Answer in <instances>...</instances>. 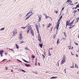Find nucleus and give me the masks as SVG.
I'll use <instances>...</instances> for the list:
<instances>
[{"label": "nucleus", "mask_w": 79, "mask_h": 79, "mask_svg": "<svg viewBox=\"0 0 79 79\" xmlns=\"http://www.w3.org/2000/svg\"><path fill=\"white\" fill-rule=\"evenodd\" d=\"M66 61V60L64 59H63L61 61V64H64V63Z\"/></svg>", "instance_id": "423d86ee"}, {"label": "nucleus", "mask_w": 79, "mask_h": 79, "mask_svg": "<svg viewBox=\"0 0 79 79\" xmlns=\"http://www.w3.org/2000/svg\"><path fill=\"white\" fill-rule=\"evenodd\" d=\"M78 6H79V4H78L76 6V7L75 8L73 7L72 8V10H73V9H76L77 7H78Z\"/></svg>", "instance_id": "dca6fc26"}, {"label": "nucleus", "mask_w": 79, "mask_h": 79, "mask_svg": "<svg viewBox=\"0 0 79 79\" xmlns=\"http://www.w3.org/2000/svg\"><path fill=\"white\" fill-rule=\"evenodd\" d=\"M23 34V31H21L20 33H19V36H22V35Z\"/></svg>", "instance_id": "f8f14e48"}, {"label": "nucleus", "mask_w": 79, "mask_h": 79, "mask_svg": "<svg viewBox=\"0 0 79 79\" xmlns=\"http://www.w3.org/2000/svg\"><path fill=\"white\" fill-rule=\"evenodd\" d=\"M52 29H53V28H51V31H52Z\"/></svg>", "instance_id": "338daca9"}, {"label": "nucleus", "mask_w": 79, "mask_h": 79, "mask_svg": "<svg viewBox=\"0 0 79 79\" xmlns=\"http://www.w3.org/2000/svg\"><path fill=\"white\" fill-rule=\"evenodd\" d=\"M35 27L37 30H39V27H38V25H37L36 24L35 25Z\"/></svg>", "instance_id": "6e6552de"}, {"label": "nucleus", "mask_w": 79, "mask_h": 79, "mask_svg": "<svg viewBox=\"0 0 79 79\" xmlns=\"http://www.w3.org/2000/svg\"><path fill=\"white\" fill-rule=\"evenodd\" d=\"M32 16V14H31V15L29 16V17H27V19H29V18L30 17V16Z\"/></svg>", "instance_id": "473e14b6"}, {"label": "nucleus", "mask_w": 79, "mask_h": 79, "mask_svg": "<svg viewBox=\"0 0 79 79\" xmlns=\"http://www.w3.org/2000/svg\"><path fill=\"white\" fill-rule=\"evenodd\" d=\"M74 11L75 12H77V10H74Z\"/></svg>", "instance_id": "13d9d810"}, {"label": "nucleus", "mask_w": 79, "mask_h": 79, "mask_svg": "<svg viewBox=\"0 0 79 79\" xmlns=\"http://www.w3.org/2000/svg\"><path fill=\"white\" fill-rule=\"evenodd\" d=\"M21 69V71H23V72H24V73H25V72H26V71H25V70H24L23 69Z\"/></svg>", "instance_id": "72a5a7b5"}, {"label": "nucleus", "mask_w": 79, "mask_h": 79, "mask_svg": "<svg viewBox=\"0 0 79 79\" xmlns=\"http://www.w3.org/2000/svg\"><path fill=\"white\" fill-rule=\"evenodd\" d=\"M8 55V53H5V55Z\"/></svg>", "instance_id": "8fccbe9b"}, {"label": "nucleus", "mask_w": 79, "mask_h": 79, "mask_svg": "<svg viewBox=\"0 0 79 79\" xmlns=\"http://www.w3.org/2000/svg\"><path fill=\"white\" fill-rule=\"evenodd\" d=\"M27 27V26H26V27H21V28H23V29H24L25 28H26V27Z\"/></svg>", "instance_id": "b1692460"}, {"label": "nucleus", "mask_w": 79, "mask_h": 79, "mask_svg": "<svg viewBox=\"0 0 79 79\" xmlns=\"http://www.w3.org/2000/svg\"><path fill=\"white\" fill-rule=\"evenodd\" d=\"M71 0H68L67 1L66 3H67V2H68V3H69V2H71Z\"/></svg>", "instance_id": "a878e982"}, {"label": "nucleus", "mask_w": 79, "mask_h": 79, "mask_svg": "<svg viewBox=\"0 0 79 79\" xmlns=\"http://www.w3.org/2000/svg\"><path fill=\"white\" fill-rule=\"evenodd\" d=\"M70 49H71V48H69V50H70Z\"/></svg>", "instance_id": "69168bd1"}, {"label": "nucleus", "mask_w": 79, "mask_h": 79, "mask_svg": "<svg viewBox=\"0 0 79 79\" xmlns=\"http://www.w3.org/2000/svg\"><path fill=\"white\" fill-rule=\"evenodd\" d=\"M17 60L18 61H19V62H22L20 60H18V59H17Z\"/></svg>", "instance_id": "c03bdc74"}, {"label": "nucleus", "mask_w": 79, "mask_h": 79, "mask_svg": "<svg viewBox=\"0 0 79 79\" xmlns=\"http://www.w3.org/2000/svg\"><path fill=\"white\" fill-rule=\"evenodd\" d=\"M44 16H45L46 17V19H47V18H49V16H48L47 15H45V14H44Z\"/></svg>", "instance_id": "aec40b11"}, {"label": "nucleus", "mask_w": 79, "mask_h": 79, "mask_svg": "<svg viewBox=\"0 0 79 79\" xmlns=\"http://www.w3.org/2000/svg\"><path fill=\"white\" fill-rule=\"evenodd\" d=\"M29 15V14L28 13L27 14V15H26V16H27V15Z\"/></svg>", "instance_id": "774afa93"}, {"label": "nucleus", "mask_w": 79, "mask_h": 79, "mask_svg": "<svg viewBox=\"0 0 79 79\" xmlns=\"http://www.w3.org/2000/svg\"><path fill=\"white\" fill-rule=\"evenodd\" d=\"M32 58H35V56L32 55Z\"/></svg>", "instance_id": "e433bc0d"}, {"label": "nucleus", "mask_w": 79, "mask_h": 79, "mask_svg": "<svg viewBox=\"0 0 79 79\" xmlns=\"http://www.w3.org/2000/svg\"><path fill=\"white\" fill-rule=\"evenodd\" d=\"M6 59H3L2 61V62H3V61H5V60H6Z\"/></svg>", "instance_id": "de8ad7c7"}, {"label": "nucleus", "mask_w": 79, "mask_h": 79, "mask_svg": "<svg viewBox=\"0 0 79 79\" xmlns=\"http://www.w3.org/2000/svg\"><path fill=\"white\" fill-rule=\"evenodd\" d=\"M64 7H63L61 11H63V10H64Z\"/></svg>", "instance_id": "ea45409f"}, {"label": "nucleus", "mask_w": 79, "mask_h": 79, "mask_svg": "<svg viewBox=\"0 0 79 79\" xmlns=\"http://www.w3.org/2000/svg\"><path fill=\"white\" fill-rule=\"evenodd\" d=\"M25 50H28V48H27V47L25 48Z\"/></svg>", "instance_id": "f704fd0d"}, {"label": "nucleus", "mask_w": 79, "mask_h": 79, "mask_svg": "<svg viewBox=\"0 0 79 79\" xmlns=\"http://www.w3.org/2000/svg\"><path fill=\"white\" fill-rule=\"evenodd\" d=\"M76 12H75L74 10V11H73V13H74V14H75V13H76Z\"/></svg>", "instance_id": "603ef678"}, {"label": "nucleus", "mask_w": 79, "mask_h": 79, "mask_svg": "<svg viewBox=\"0 0 79 79\" xmlns=\"http://www.w3.org/2000/svg\"><path fill=\"white\" fill-rule=\"evenodd\" d=\"M32 13V12H29L28 13V14H29L30 13Z\"/></svg>", "instance_id": "6e6d98bb"}, {"label": "nucleus", "mask_w": 79, "mask_h": 79, "mask_svg": "<svg viewBox=\"0 0 79 79\" xmlns=\"http://www.w3.org/2000/svg\"><path fill=\"white\" fill-rule=\"evenodd\" d=\"M23 61H24V62H25V63H30L29 62H28L24 59H23Z\"/></svg>", "instance_id": "2eb2a0df"}, {"label": "nucleus", "mask_w": 79, "mask_h": 79, "mask_svg": "<svg viewBox=\"0 0 79 79\" xmlns=\"http://www.w3.org/2000/svg\"><path fill=\"white\" fill-rule=\"evenodd\" d=\"M5 29V28H3L0 29V31H3Z\"/></svg>", "instance_id": "cd10ccee"}, {"label": "nucleus", "mask_w": 79, "mask_h": 79, "mask_svg": "<svg viewBox=\"0 0 79 79\" xmlns=\"http://www.w3.org/2000/svg\"><path fill=\"white\" fill-rule=\"evenodd\" d=\"M13 36H15V35H16V34H18V32L17 31V30L16 28H15L14 30L13 31Z\"/></svg>", "instance_id": "f257e3e1"}, {"label": "nucleus", "mask_w": 79, "mask_h": 79, "mask_svg": "<svg viewBox=\"0 0 79 79\" xmlns=\"http://www.w3.org/2000/svg\"><path fill=\"white\" fill-rule=\"evenodd\" d=\"M35 66H37V61H35Z\"/></svg>", "instance_id": "c9c22d12"}, {"label": "nucleus", "mask_w": 79, "mask_h": 79, "mask_svg": "<svg viewBox=\"0 0 79 79\" xmlns=\"http://www.w3.org/2000/svg\"><path fill=\"white\" fill-rule=\"evenodd\" d=\"M62 39H63V40H66V39L64 38H63Z\"/></svg>", "instance_id": "0e129e2a"}, {"label": "nucleus", "mask_w": 79, "mask_h": 79, "mask_svg": "<svg viewBox=\"0 0 79 79\" xmlns=\"http://www.w3.org/2000/svg\"><path fill=\"white\" fill-rule=\"evenodd\" d=\"M75 68H79L77 66V65H76V64H75Z\"/></svg>", "instance_id": "393cba45"}, {"label": "nucleus", "mask_w": 79, "mask_h": 79, "mask_svg": "<svg viewBox=\"0 0 79 79\" xmlns=\"http://www.w3.org/2000/svg\"><path fill=\"white\" fill-rule=\"evenodd\" d=\"M19 38L20 40H22V39H23V36H19Z\"/></svg>", "instance_id": "4468645a"}, {"label": "nucleus", "mask_w": 79, "mask_h": 79, "mask_svg": "<svg viewBox=\"0 0 79 79\" xmlns=\"http://www.w3.org/2000/svg\"><path fill=\"white\" fill-rule=\"evenodd\" d=\"M38 65H39V66H40V63H39V62L38 63Z\"/></svg>", "instance_id": "052dcab7"}, {"label": "nucleus", "mask_w": 79, "mask_h": 79, "mask_svg": "<svg viewBox=\"0 0 79 79\" xmlns=\"http://www.w3.org/2000/svg\"><path fill=\"white\" fill-rule=\"evenodd\" d=\"M60 23V19H59L57 22V24L56 25V29H57V31L58 30V27H59V25H60V23Z\"/></svg>", "instance_id": "7ed1b4c3"}, {"label": "nucleus", "mask_w": 79, "mask_h": 79, "mask_svg": "<svg viewBox=\"0 0 79 79\" xmlns=\"http://www.w3.org/2000/svg\"><path fill=\"white\" fill-rule=\"evenodd\" d=\"M42 15H40V16H39V19H38V23H39L40 22V21H41V18H42Z\"/></svg>", "instance_id": "20e7f679"}, {"label": "nucleus", "mask_w": 79, "mask_h": 79, "mask_svg": "<svg viewBox=\"0 0 79 79\" xmlns=\"http://www.w3.org/2000/svg\"><path fill=\"white\" fill-rule=\"evenodd\" d=\"M77 19V20L76 23H78V20H79V18H77V19Z\"/></svg>", "instance_id": "5701e85b"}, {"label": "nucleus", "mask_w": 79, "mask_h": 79, "mask_svg": "<svg viewBox=\"0 0 79 79\" xmlns=\"http://www.w3.org/2000/svg\"><path fill=\"white\" fill-rule=\"evenodd\" d=\"M64 72H65V73H66V69H64Z\"/></svg>", "instance_id": "680f3d73"}, {"label": "nucleus", "mask_w": 79, "mask_h": 79, "mask_svg": "<svg viewBox=\"0 0 79 79\" xmlns=\"http://www.w3.org/2000/svg\"><path fill=\"white\" fill-rule=\"evenodd\" d=\"M69 26H70L71 27H72V28L74 26H75V25H73V24H70V25H69Z\"/></svg>", "instance_id": "9b49d317"}, {"label": "nucleus", "mask_w": 79, "mask_h": 79, "mask_svg": "<svg viewBox=\"0 0 79 79\" xmlns=\"http://www.w3.org/2000/svg\"><path fill=\"white\" fill-rule=\"evenodd\" d=\"M5 68H6V70H7L8 69V68H7V67H6Z\"/></svg>", "instance_id": "5fc2aeb1"}, {"label": "nucleus", "mask_w": 79, "mask_h": 79, "mask_svg": "<svg viewBox=\"0 0 79 79\" xmlns=\"http://www.w3.org/2000/svg\"><path fill=\"white\" fill-rule=\"evenodd\" d=\"M76 56L77 57H78V55L77 54H76Z\"/></svg>", "instance_id": "e2e57ef3"}, {"label": "nucleus", "mask_w": 79, "mask_h": 79, "mask_svg": "<svg viewBox=\"0 0 79 79\" xmlns=\"http://www.w3.org/2000/svg\"><path fill=\"white\" fill-rule=\"evenodd\" d=\"M57 44H59V38L58 39V40L57 41Z\"/></svg>", "instance_id": "bb28decb"}, {"label": "nucleus", "mask_w": 79, "mask_h": 79, "mask_svg": "<svg viewBox=\"0 0 79 79\" xmlns=\"http://www.w3.org/2000/svg\"><path fill=\"white\" fill-rule=\"evenodd\" d=\"M34 73L35 74H37V73H38V72H34Z\"/></svg>", "instance_id": "a19ab883"}, {"label": "nucleus", "mask_w": 79, "mask_h": 79, "mask_svg": "<svg viewBox=\"0 0 79 79\" xmlns=\"http://www.w3.org/2000/svg\"><path fill=\"white\" fill-rule=\"evenodd\" d=\"M31 34L33 36H34V31H33V30H32V29L31 30Z\"/></svg>", "instance_id": "0eeeda50"}, {"label": "nucleus", "mask_w": 79, "mask_h": 79, "mask_svg": "<svg viewBox=\"0 0 79 79\" xmlns=\"http://www.w3.org/2000/svg\"><path fill=\"white\" fill-rule=\"evenodd\" d=\"M70 22V20H67L66 21V27H67V26H68V24H69V23Z\"/></svg>", "instance_id": "39448f33"}, {"label": "nucleus", "mask_w": 79, "mask_h": 79, "mask_svg": "<svg viewBox=\"0 0 79 79\" xmlns=\"http://www.w3.org/2000/svg\"><path fill=\"white\" fill-rule=\"evenodd\" d=\"M27 34H28L29 33V29L28 31H27Z\"/></svg>", "instance_id": "37998d69"}, {"label": "nucleus", "mask_w": 79, "mask_h": 79, "mask_svg": "<svg viewBox=\"0 0 79 79\" xmlns=\"http://www.w3.org/2000/svg\"><path fill=\"white\" fill-rule=\"evenodd\" d=\"M15 45H16V48H17V49H19V46H18V44H16Z\"/></svg>", "instance_id": "a211bd4d"}, {"label": "nucleus", "mask_w": 79, "mask_h": 79, "mask_svg": "<svg viewBox=\"0 0 79 79\" xmlns=\"http://www.w3.org/2000/svg\"><path fill=\"white\" fill-rule=\"evenodd\" d=\"M3 50H1L0 51V54H3Z\"/></svg>", "instance_id": "f3484780"}, {"label": "nucleus", "mask_w": 79, "mask_h": 79, "mask_svg": "<svg viewBox=\"0 0 79 79\" xmlns=\"http://www.w3.org/2000/svg\"><path fill=\"white\" fill-rule=\"evenodd\" d=\"M39 45L40 46V47H41V48H42V46H43V45L42 44H40Z\"/></svg>", "instance_id": "412c9836"}, {"label": "nucleus", "mask_w": 79, "mask_h": 79, "mask_svg": "<svg viewBox=\"0 0 79 79\" xmlns=\"http://www.w3.org/2000/svg\"><path fill=\"white\" fill-rule=\"evenodd\" d=\"M48 56H52V55H51V54H50V51L49 49L48 51Z\"/></svg>", "instance_id": "1a4fd4ad"}, {"label": "nucleus", "mask_w": 79, "mask_h": 79, "mask_svg": "<svg viewBox=\"0 0 79 79\" xmlns=\"http://www.w3.org/2000/svg\"><path fill=\"white\" fill-rule=\"evenodd\" d=\"M56 77H52L51 79H56Z\"/></svg>", "instance_id": "7c9ffc66"}, {"label": "nucleus", "mask_w": 79, "mask_h": 79, "mask_svg": "<svg viewBox=\"0 0 79 79\" xmlns=\"http://www.w3.org/2000/svg\"><path fill=\"white\" fill-rule=\"evenodd\" d=\"M61 18H62V15L60 17V19H61Z\"/></svg>", "instance_id": "3c124183"}, {"label": "nucleus", "mask_w": 79, "mask_h": 79, "mask_svg": "<svg viewBox=\"0 0 79 79\" xmlns=\"http://www.w3.org/2000/svg\"><path fill=\"white\" fill-rule=\"evenodd\" d=\"M38 40L40 41V43H41V41L42 40V39L41 38V36H40V34H38Z\"/></svg>", "instance_id": "f03ea898"}, {"label": "nucleus", "mask_w": 79, "mask_h": 79, "mask_svg": "<svg viewBox=\"0 0 79 79\" xmlns=\"http://www.w3.org/2000/svg\"><path fill=\"white\" fill-rule=\"evenodd\" d=\"M23 43H24V41H21V42H20V44H23Z\"/></svg>", "instance_id": "2f4dec72"}, {"label": "nucleus", "mask_w": 79, "mask_h": 79, "mask_svg": "<svg viewBox=\"0 0 79 79\" xmlns=\"http://www.w3.org/2000/svg\"><path fill=\"white\" fill-rule=\"evenodd\" d=\"M55 13H56V14H57L58 13V11H57L55 10Z\"/></svg>", "instance_id": "79ce46f5"}, {"label": "nucleus", "mask_w": 79, "mask_h": 79, "mask_svg": "<svg viewBox=\"0 0 79 79\" xmlns=\"http://www.w3.org/2000/svg\"><path fill=\"white\" fill-rule=\"evenodd\" d=\"M76 12H75L74 10V11H73V13H74V14H75V13H76Z\"/></svg>", "instance_id": "864d4df0"}, {"label": "nucleus", "mask_w": 79, "mask_h": 79, "mask_svg": "<svg viewBox=\"0 0 79 79\" xmlns=\"http://www.w3.org/2000/svg\"><path fill=\"white\" fill-rule=\"evenodd\" d=\"M70 68H74V64H73V66H71Z\"/></svg>", "instance_id": "4c0bfd02"}, {"label": "nucleus", "mask_w": 79, "mask_h": 79, "mask_svg": "<svg viewBox=\"0 0 79 79\" xmlns=\"http://www.w3.org/2000/svg\"><path fill=\"white\" fill-rule=\"evenodd\" d=\"M37 33H38V34H39V30H37Z\"/></svg>", "instance_id": "09e8293b"}, {"label": "nucleus", "mask_w": 79, "mask_h": 79, "mask_svg": "<svg viewBox=\"0 0 79 79\" xmlns=\"http://www.w3.org/2000/svg\"><path fill=\"white\" fill-rule=\"evenodd\" d=\"M74 20H73L72 22L69 23V25H71V24H73V23H74Z\"/></svg>", "instance_id": "ddd939ff"}, {"label": "nucleus", "mask_w": 79, "mask_h": 79, "mask_svg": "<svg viewBox=\"0 0 79 79\" xmlns=\"http://www.w3.org/2000/svg\"><path fill=\"white\" fill-rule=\"evenodd\" d=\"M42 56H43V58H45V56H44V55L43 54H42Z\"/></svg>", "instance_id": "49530a36"}, {"label": "nucleus", "mask_w": 79, "mask_h": 79, "mask_svg": "<svg viewBox=\"0 0 79 79\" xmlns=\"http://www.w3.org/2000/svg\"><path fill=\"white\" fill-rule=\"evenodd\" d=\"M52 25V23H49V24H48V26H47V28H48V27H50V26Z\"/></svg>", "instance_id": "9d476101"}, {"label": "nucleus", "mask_w": 79, "mask_h": 79, "mask_svg": "<svg viewBox=\"0 0 79 79\" xmlns=\"http://www.w3.org/2000/svg\"><path fill=\"white\" fill-rule=\"evenodd\" d=\"M64 34V35H65V37H66V32H63Z\"/></svg>", "instance_id": "c85d7f7f"}, {"label": "nucleus", "mask_w": 79, "mask_h": 79, "mask_svg": "<svg viewBox=\"0 0 79 79\" xmlns=\"http://www.w3.org/2000/svg\"><path fill=\"white\" fill-rule=\"evenodd\" d=\"M24 65H25V66H27V67H28V66H30V64H28V65H27V64H26Z\"/></svg>", "instance_id": "6ab92c4d"}, {"label": "nucleus", "mask_w": 79, "mask_h": 79, "mask_svg": "<svg viewBox=\"0 0 79 79\" xmlns=\"http://www.w3.org/2000/svg\"><path fill=\"white\" fill-rule=\"evenodd\" d=\"M72 2V1H70V2H69L70 5H74V4H71Z\"/></svg>", "instance_id": "4be33fe9"}, {"label": "nucleus", "mask_w": 79, "mask_h": 79, "mask_svg": "<svg viewBox=\"0 0 79 79\" xmlns=\"http://www.w3.org/2000/svg\"><path fill=\"white\" fill-rule=\"evenodd\" d=\"M74 43L75 44H76V45H77V46H78V44L76 43V42H74Z\"/></svg>", "instance_id": "c756f323"}, {"label": "nucleus", "mask_w": 79, "mask_h": 79, "mask_svg": "<svg viewBox=\"0 0 79 79\" xmlns=\"http://www.w3.org/2000/svg\"><path fill=\"white\" fill-rule=\"evenodd\" d=\"M69 29H71V28H72L70 26V27H69Z\"/></svg>", "instance_id": "bf43d9fd"}, {"label": "nucleus", "mask_w": 79, "mask_h": 79, "mask_svg": "<svg viewBox=\"0 0 79 79\" xmlns=\"http://www.w3.org/2000/svg\"><path fill=\"white\" fill-rule=\"evenodd\" d=\"M0 55L1 57H2L3 56V54H0Z\"/></svg>", "instance_id": "a18cd8bd"}, {"label": "nucleus", "mask_w": 79, "mask_h": 79, "mask_svg": "<svg viewBox=\"0 0 79 79\" xmlns=\"http://www.w3.org/2000/svg\"><path fill=\"white\" fill-rule=\"evenodd\" d=\"M53 37H54L53 39H55L56 37V34L55 35H53Z\"/></svg>", "instance_id": "58836bf2"}, {"label": "nucleus", "mask_w": 79, "mask_h": 79, "mask_svg": "<svg viewBox=\"0 0 79 79\" xmlns=\"http://www.w3.org/2000/svg\"><path fill=\"white\" fill-rule=\"evenodd\" d=\"M71 55H74V54H73V52H71Z\"/></svg>", "instance_id": "4d7b16f0"}]
</instances>
